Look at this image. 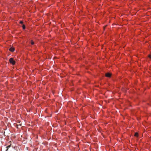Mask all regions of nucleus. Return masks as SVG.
I'll return each instance as SVG.
<instances>
[{"label": "nucleus", "instance_id": "f03ea898", "mask_svg": "<svg viewBox=\"0 0 151 151\" xmlns=\"http://www.w3.org/2000/svg\"><path fill=\"white\" fill-rule=\"evenodd\" d=\"M105 76L106 77H110L111 76V74L110 73H106Z\"/></svg>", "mask_w": 151, "mask_h": 151}, {"label": "nucleus", "instance_id": "20e7f679", "mask_svg": "<svg viewBox=\"0 0 151 151\" xmlns=\"http://www.w3.org/2000/svg\"><path fill=\"white\" fill-rule=\"evenodd\" d=\"M134 136L137 137H138V134L137 132H136L135 133Z\"/></svg>", "mask_w": 151, "mask_h": 151}, {"label": "nucleus", "instance_id": "39448f33", "mask_svg": "<svg viewBox=\"0 0 151 151\" xmlns=\"http://www.w3.org/2000/svg\"><path fill=\"white\" fill-rule=\"evenodd\" d=\"M31 43L32 45H34V42L32 40H31Z\"/></svg>", "mask_w": 151, "mask_h": 151}, {"label": "nucleus", "instance_id": "0eeeda50", "mask_svg": "<svg viewBox=\"0 0 151 151\" xmlns=\"http://www.w3.org/2000/svg\"><path fill=\"white\" fill-rule=\"evenodd\" d=\"M20 23L21 24H22L23 23V22L22 21H21L20 22Z\"/></svg>", "mask_w": 151, "mask_h": 151}, {"label": "nucleus", "instance_id": "1a4fd4ad", "mask_svg": "<svg viewBox=\"0 0 151 151\" xmlns=\"http://www.w3.org/2000/svg\"><path fill=\"white\" fill-rule=\"evenodd\" d=\"M149 57L151 59V55H149Z\"/></svg>", "mask_w": 151, "mask_h": 151}, {"label": "nucleus", "instance_id": "f257e3e1", "mask_svg": "<svg viewBox=\"0 0 151 151\" xmlns=\"http://www.w3.org/2000/svg\"><path fill=\"white\" fill-rule=\"evenodd\" d=\"M9 61L10 63L12 64L13 65H14L15 63V61L14 60L13 58H10L9 59Z\"/></svg>", "mask_w": 151, "mask_h": 151}, {"label": "nucleus", "instance_id": "7ed1b4c3", "mask_svg": "<svg viewBox=\"0 0 151 151\" xmlns=\"http://www.w3.org/2000/svg\"><path fill=\"white\" fill-rule=\"evenodd\" d=\"M9 50L11 52H13L14 50V49L13 47H11L9 49Z\"/></svg>", "mask_w": 151, "mask_h": 151}, {"label": "nucleus", "instance_id": "6e6552de", "mask_svg": "<svg viewBox=\"0 0 151 151\" xmlns=\"http://www.w3.org/2000/svg\"><path fill=\"white\" fill-rule=\"evenodd\" d=\"M10 146H11V145H9L7 147V148H9L10 147Z\"/></svg>", "mask_w": 151, "mask_h": 151}, {"label": "nucleus", "instance_id": "423d86ee", "mask_svg": "<svg viewBox=\"0 0 151 151\" xmlns=\"http://www.w3.org/2000/svg\"><path fill=\"white\" fill-rule=\"evenodd\" d=\"M22 27L23 29H25V26L24 24H23Z\"/></svg>", "mask_w": 151, "mask_h": 151}]
</instances>
